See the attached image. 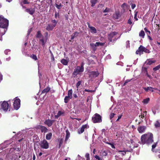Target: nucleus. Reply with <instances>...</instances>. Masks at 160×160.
Listing matches in <instances>:
<instances>
[{
  "label": "nucleus",
  "mask_w": 160,
  "mask_h": 160,
  "mask_svg": "<svg viewBox=\"0 0 160 160\" xmlns=\"http://www.w3.org/2000/svg\"><path fill=\"white\" fill-rule=\"evenodd\" d=\"M147 112L146 111L143 112V113H141V118H143L146 115Z\"/></svg>",
  "instance_id": "42"
},
{
  "label": "nucleus",
  "mask_w": 160,
  "mask_h": 160,
  "mask_svg": "<svg viewBox=\"0 0 160 160\" xmlns=\"http://www.w3.org/2000/svg\"><path fill=\"white\" fill-rule=\"evenodd\" d=\"M127 5L125 3H124L121 6L122 8L124 11L125 10V8L127 7Z\"/></svg>",
  "instance_id": "40"
},
{
  "label": "nucleus",
  "mask_w": 160,
  "mask_h": 160,
  "mask_svg": "<svg viewBox=\"0 0 160 160\" xmlns=\"http://www.w3.org/2000/svg\"><path fill=\"white\" fill-rule=\"evenodd\" d=\"M41 132L42 133H46L48 132V129L46 127L44 126H42V128L41 130Z\"/></svg>",
  "instance_id": "21"
},
{
  "label": "nucleus",
  "mask_w": 160,
  "mask_h": 160,
  "mask_svg": "<svg viewBox=\"0 0 160 160\" xmlns=\"http://www.w3.org/2000/svg\"><path fill=\"white\" fill-rule=\"evenodd\" d=\"M136 7V5L135 4H131V8L132 9H134Z\"/></svg>",
  "instance_id": "56"
},
{
  "label": "nucleus",
  "mask_w": 160,
  "mask_h": 160,
  "mask_svg": "<svg viewBox=\"0 0 160 160\" xmlns=\"http://www.w3.org/2000/svg\"><path fill=\"white\" fill-rule=\"evenodd\" d=\"M42 37V35L41 34L40 32V31H38L37 34V35L36 36V37L37 38H40L41 37Z\"/></svg>",
  "instance_id": "34"
},
{
  "label": "nucleus",
  "mask_w": 160,
  "mask_h": 160,
  "mask_svg": "<svg viewBox=\"0 0 160 160\" xmlns=\"http://www.w3.org/2000/svg\"><path fill=\"white\" fill-rule=\"evenodd\" d=\"M92 122L94 123L101 122L102 121L101 116L98 113H95L92 118Z\"/></svg>",
  "instance_id": "6"
},
{
  "label": "nucleus",
  "mask_w": 160,
  "mask_h": 160,
  "mask_svg": "<svg viewBox=\"0 0 160 160\" xmlns=\"http://www.w3.org/2000/svg\"><path fill=\"white\" fill-rule=\"evenodd\" d=\"M47 40L45 39V40L43 38L42 39H40L39 40L40 42H41L42 43V45L44 47L45 45L46 42H47Z\"/></svg>",
  "instance_id": "23"
},
{
  "label": "nucleus",
  "mask_w": 160,
  "mask_h": 160,
  "mask_svg": "<svg viewBox=\"0 0 160 160\" xmlns=\"http://www.w3.org/2000/svg\"><path fill=\"white\" fill-rule=\"evenodd\" d=\"M55 122V120H51L48 119L45 120L44 123L45 124L47 125L48 127H50Z\"/></svg>",
  "instance_id": "9"
},
{
  "label": "nucleus",
  "mask_w": 160,
  "mask_h": 160,
  "mask_svg": "<svg viewBox=\"0 0 160 160\" xmlns=\"http://www.w3.org/2000/svg\"><path fill=\"white\" fill-rule=\"evenodd\" d=\"M143 52L147 53H149L151 52L149 50L143 46L140 45L138 49L136 51V53L137 54H139L140 55L141 54L143 53Z\"/></svg>",
  "instance_id": "5"
},
{
  "label": "nucleus",
  "mask_w": 160,
  "mask_h": 160,
  "mask_svg": "<svg viewBox=\"0 0 160 160\" xmlns=\"http://www.w3.org/2000/svg\"><path fill=\"white\" fill-rule=\"evenodd\" d=\"M73 96L74 97V98H78V96L76 94H75V93H74L73 94Z\"/></svg>",
  "instance_id": "60"
},
{
  "label": "nucleus",
  "mask_w": 160,
  "mask_h": 160,
  "mask_svg": "<svg viewBox=\"0 0 160 160\" xmlns=\"http://www.w3.org/2000/svg\"><path fill=\"white\" fill-rule=\"evenodd\" d=\"M118 34V32H111L108 35V39L110 42H115L118 38L120 37V36L118 38H116L115 36Z\"/></svg>",
  "instance_id": "4"
},
{
  "label": "nucleus",
  "mask_w": 160,
  "mask_h": 160,
  "mask_svg": "<svg viewBox=\"0 0 160 160\" xmlns=\"http://www.w3.org/2000/svg\"><path fill=\"white\" fill-rule=\"evenodd\" d=\"M148 37L150 40L152 41V38L149 36V35H148Z\"/></svg>",
  "instance_id": "61"
},
{
  "label": "nucleus",
  "mask_w": 160,
  "mask_h": 160,
  "mask_svg": "<svg viewBox=\"0 0 160 160\" xmlns=\"http://www.w3.org/2000/svg\"><path fill=\"white\" fill-rule=\"evenodd\" d=\"M128 23L130 25H131L132 23V21L130 19H129L128 20Z\"/></svg>",
  "instance_id": "54"
},
{
  "label": "nucleus",
  "mask_w": 160,
  "mask_h": 160,
  "mask_svg": "<svg viewBox=\"0 0 160 160\" xmlns=\"http://www.w3.org/2000/svg\"><path fill=\"white\" fill-rule=\"evenodd\" d=\"M84 91L85 92H93V91L92 90H88V89H85L84 90Z\"/></svg>",
  "instance_id": "59"
},
{
  "label": "nucleus",
  "mask_w": 160,
  "mask_h": 160,
  "mask_svg": "<svg viewBox=\"0 0 160 160\" xmlns=\"http://www.w3.org/2000/svg\"><path fill=\"white\" fill-rule=\"evenodd\" d=\"M35 8H26L25 12L29 13L31 15H32L35 13Z\"/></svg>",
  "instance_id": "13"
},
{
  "label": "nucleus",
  "mask_w": 160,
  "mask_h": 160,
  "mask_svg": "<svg viewBox=\"0 0 160 160\" xmlns=\"http://www.w3.org/2000/svg\"><path fill=\"white\" fill-rule=\"evenodd\" d=\"M15 99L13 103V106L15 109L17 110L20 107L21 101L19 98H17V97L15 98Z\"/></svg>",
  "instance_id": "7"
},
{
  "label": "nucleus",
  "mask_w": 160,
  "mask_h": 160,
  "mask_svg": "<svg viewBox=\"0 0 160 160\" xmlns=\"http://www.w3.org/2000/svg\"><path fill=\"white\" fill-rule=\"evenodd\" d=\"M144 30L145 32L147 33V35H150L151 34V32L150 31L148 30L147 28H144Z\"/></svg>",
  "instance_id": "41"
},
{
  "label": "nucleus",
  "mask_w": 160,
  "mask_h": 160,
  "mask_svg": "<svg viewBox=\"0 0 160 160\" xmlns=\"http://www.w3.org/2000/svg\"><path fill=\"white\" fill-rule=\"evenodd\" d=\"M72 98H69L68 97L66 96L64 99V102L66 103H67Z\"/></svg>",
  "instance_id": "29"
},
{
  "label": "nucleus",
  "mask_w": 160,
  "mask_h": 160,
  "mask_svg": "<svg viewBox=\"0 0 160 160\" xmlns=\"http://www.w3.org/2000/svg\"><path fill=\"white\" fill-rule=\"evenodd\" d=\"M63 139L62 138H61L59 141V143L58 144V148H60L61 145H62V144L63 142Z\"/></svg>",
  "instance_id": "35"
},
{
  "label": "nucleus",
  "mask_w": 160,
  "mask_h": 160,
  "mask_svg": "<svg viewBox=\"0 0 160 160\" xmlns=\"http://www.w3.org/2000/svg\"><path fill=\"white\" fill-rule=\"evenodd\" d=\"M149 101V98H148L146 99H145L143 100V102L145 104H147L148 103Z\"/></svg>",
  "instance_id": "43"
},
{
  "label": "nucleus",
  "mask_w": 160,
  "mask_h": 160,
  "mask_svg": "<svg viewBox=\"0 0 160 160\" xmlns=\"http://www.w3.org/2000/svg\"><path fill=\"white\" fill-rule=\"evenodd\" d=\"M66 132V134L65 140V142L66 143H67V140H68L70 136V133L68 129H67Z\"/></svg>",
  "instance_id": "16"
},
{
  "label": "nucleus",
  "mask_w": 160,
  "mask_h": 160,
  "mask_svg": "<svg viewBox=\"0 0 160 160\" xmlns=\"http://www.w3.org/2000/svg\"><path fill=\"white\" fill-rule=\"evenodd\" d=\"M122 155H125L126 154V152L125 151H123L122 153Z\"/></svg>",
  "instance_id": "64"
},
{
  "label": "nucleus",
  "mask_w": 160,
  "mask_h": 160,
  "mask_svg": "<svg viewBox=\"0 0 160 160\" xmlns=\"http://www.w3.org/2000/svg\"><path fill=\"white\" fill-rule=\"evenodd\" d=\"M156 61L155 60H152L151 59H148L147 61H146V62L147 63V64L148 65H151L153 63H154L156 62Z\"/></svg>",
  "instance_id": "19"
},
{
  "label": "nucleus",
  "mask_w": 160,
  "mask_h": 160,
  "mask_svg": "<svg viewBox=\"0 0 160 160\" xmlns=\"http://www.w3.org/2000/svg\"><path fill=\"white\" fill-rule=\"evenodd\" d=\"M110 9L106 8V9L103 11V12L104 13L108 12L109 11Z\"/></svg>",
  "instance_id": "50"
},
{
  "label": "nucleus",
  "mask_w": 160,
  "mask_h": 160,
  "mask_svg": "<svg viewBox=\"0 0 160 160\" xmlns=\"http://www.w3.org/2000/svg\"><path fill=\"white\" fill-rule=\"evenodd\" d=\"M72 89L70 90H68V96L67 97H68L69 98H72Z\"/></svg>",
  "instance_id": "28"
},
{
  "label": "nucleus",
  "mask_w": 160,
  "mask_h": 160,
  "mask_svg": "<svg viewBox=\"0 0 160 160\" xmlns=\"http://www.w3.org/2000/svg\"><path fill=\"white\" fill-rule=\"evenodd\" d=\"M51 88L49 87H48L42 91V93H44L48 92L50 90Z\"/></svg>",
  "instance_id": "20"
},
{
  "label": "nucleus",
  "mask_w": 160,
  "mask_h": 160,
  "mask_svg": "<svg viewBox=\"0 0 160 160\" xmlns=\"http://www.w3.org/2000/svg\"><path fill=\"white\" fill-rule=\"evenodd\" d=\"M90 46L92 48V50L93 51H95L97 49L96 47L95 44L94 43H91L90 44Z\"/></svg>",
  "instance_id": "27"
},
{
  "label": "nucleus",
  "mask_w": 160,
  "mask_h": 160,
  "mask_svg": "<svg viewBox=\"0 0 160 160\" xmlns=\"http://www.w3.org/2000/svg\"><path fill=\"white\" fill-rule=\"evenodd\" d=\"M154 126L156 128H159L160 127V123L158 121H157L154 123Z\"/></svg>",
  "instance_id": "33"
},
{
  "label": "nucleus",
  "mask_w": 160,
  "mask_h": 160,
  "mask_svg": "<svg viewBox=\"0 0 160 160\" xmlns=\"http://www.w3.org/2000/svg\"><path fill=\"white\" fill-rule=\"evenodd\" d=\"M85 157L86 159L90 158L89 154L88 153H87L85 155Z\"/></svg>",
  "instance_id": "57"
},
{
  "label": "nucleus",
  "mask_w": 160,
  "mask_h": 160,
  "mask_svg": "<svg viewBox=\"0 0 160 160\" xmlns=\"http://www.w3.org/2000/svg\"><path fill=\"white\" fill-rule=\"evenodd\" d=\"M145 33L143 30H141L139 33V36L143 38L145 36Z\"/></svg>",
  "instance_id": "32"
},
{
  "label": "nucleus",
  "mask_w": 160,
  "mask_h": 160,
  "mask_svg": "<svg viewBox=\"0 0 160 160\" xmlns=\"http://www.w3.org/2000/svg\"><path fill=\"white\" fill-rule=\"evenodd\" d=\"M36 158L35 155L34 153L33 154V160H35Z\"/></svg>",
  "instance_id": "63"
},
{
  "label": "nucleus",
  "mask_w": 160,
  "mask_h": 160,
  "mask_svg": "<svg viewBox=\"0 0 160 160\" xmlns=\"http://www.w3.org/2000/svg\"><path fill=\"white\" fill-rule=\"evenodd\" d=\"M157 142H156V143H154V144H153L152 145V151L153 149L155 148V147L157 146Z\"/></svg>",
  "instance_id": "47"
},
{
  "label": "nucleus",
  "mask_w": 160,
  "mask_h": 160,
  "mask_svg": "<svg viewBox=\"0 0 160 160\" xmlns=\"http://www.w3.org/2000/svg\"><path fill=\"white\" fill-rule=\"evenodd\" d=\"M65 19L66 20H68V15H65Z\"/></svg>",
  "instance_id": "62"
},
{
  "label": "nucleus",
  "mask_w": 160,
  "mask_h": 160,
  "mask_svg": "<svg viewBox=\"0 0 160 160\" xmlns=\"http://www.w3.org/2000/svg\"><path fill=\"white\" fill-rule=\"evenodd\" d=\"M126 43L127 44V47H130V43L129 41H127L126 42Z\"/></svg>",
  "instance_id": "55"
},
{
  "label": "nucleus",
  "mask_w": 160,
  "mask_h": 160,
  "mask_svg": "<svg viewBox=\"0 0 160 160\" xmlns=\"http://www.w3.org/2000/svg\"><path fill=\"white\" fill-rule=\"evenodd\" d=\"M120 15V13L118 12H116L115 14H114V18L116 19H118V18Z\"/></svg>",
  "instance_id": "31"
},
{
  "label": "nucleus",
  "mask_w": 160,
  "mask_h": 160,
  "mask_svg": "<svg viewBox=\"0 0 160 160\" xmlns=\"http://www.w3.org/2000/svg\"><path fill=\"white\" fill-rule=\"evenodd\" d=\"M148 136L147 134H145L141 136V139L142 144H144L146 143Z\"/></svg>",
  "instance_id": "14"
},
{
  "label": "nucleus",
  "mask_w": 160,
  "mask_h": 160,
  "mask_svg": "<svg viewBox=\"0 0 160 160\" xmlns=\"http://www.w3.org/2000/svg\"><path fill=\"white\" fill-rule=\"evenodd\" d=\"M54 28L52 24H48L46 27V29L48 31H52Z\"/></svg>",
  "instance_id": "17"
},
{
  "label": "nucleus",
  "mask_w": 160,
  "mask_h": 160,
  "mask_svg": "<svg viewBox=\"0 0 160 160\" xmlns=\"http://www.w3.org/2000/svg\"><path fill=\"white\" fill-rule=\"evenodd\" d=\"M138 12H136L134 14V18L135 19L136 21H138V18H137V15Z\"/></svg>",
  "instance_id": "51"
},
{
  "label": "nucleus",
  "mask_w": 160,
  "mask_h": 160,
  "mask_svg": "<svg viewBox=\"0 0 160 160\" xmlns=\"http://www.w3.org/2000/svg\"><path fill=\"white\" fill-rule=\"evenodd\" d=\"M23 4H28L29 2L27 0H24L23 1Z\"/></svg>",
  "instance_id": "52"
},
{
  "label": "nucleus",
  "mask_w": 160,
  "mask_h": 160,
  "mask_svg": "<svg viewBox=\"0 0 160 160\" xmlns=\"http://www.w3.org/2000/svg\"><path fill=\"white\" fill-rule=\"evenodd\" d=\"M90 29L91 30V32L93 33H96L97 32V30L95 28L93 27L92 26L90 27Z\"/></svg>",
  "instance_id": "26"
},
{
  "label": "nucleus",
  "mask_w": 160,
  "mask_h": 160,
  "mask_svg": "<svg viewBox=\"0 0 160 160\" xmlns=\"http://www.w3.org/2000/svg\"><path fill=\"white\" fill-rule=\"evenodd\" d=\"M55 6L58 9H60L61 8V7H62V5L61 3L59 5H58L57 4H55Z\"/></svg>",
  "instance_id": "45"
},
{
  "label": "nucleus",
  "mask_w": 160,
  "mask_h": 160,
  "mask_svg": "<svg viewBox=\"0 0 160 160\" xmlns=\"http://www.w3.org/2000/svg\"><path fill=\"white\" fill-rule=\"evenodd\" d=\"M89 128V126L87 124L83 125L80 128V130H78V133L80 134L82 133L85 129L88 128Z\"/></svg>",
  "instance_id": "12"
},
{
  "label": "nucleus",
  "mask_w": 160,
  "mask_h": 160,
  "mask_svg": "<svg viewBox=\"0 0 160 160\" xmlns=\"http://www.w3.org/2000/svg\"><path fill=\"white\" fill-rule=\"evenodd\" d=\"M52 136V133L51 132H49V133L46 134V139L48 140H49L51 138Z\"/></svg>",
  "instance_id": "24"
},
{
  "label": "nucleus",
  "mask_w": 160,
  "mask_h": 160,
  "mask_svg": "<svg viewBox=\"0 0 160 160\" xmlns=\"http://www.w3.org/2000/svg\"><path fill=\"white\" fill-rule=\"evenodd\" d=\"M101 155L102 157L106 156L108 155V152L107 151H104L101 152Z\"/></svg>",
  "instance_id": "30"
},
{
  "label": "nucleus",
  "mask_w": 160,
  "mask_h": 160,
  "mask_svg": "<svg viewBox=\"0 0 160 160\" xmlns=\"http://www.w3.org/2000/svg\"><path fill=\"white\" fill-rule=\"evenodd\" d=\"M30 57L35 60H38L37 56L35 54H32L31 55Z\"/></svg>",
  "instance_id": "37"
},
{
  "label": "nucleus",
  "mask_w": 160,
  "mask_h": 160,
  "mask_svg": "<svg viewBox=\"0 0 160 160\" xmlns=\"http://www.w3.org/2000/svg\"><path fill=\"white\" fill-rule=\"evenodd\" d=\"M40 145L41 148L44 149H48L49 145L48 142L45 140H43L40 142Z\"/></svg>",
  "instance_id": "8"
},
{
  "label": "nucleus",
  "mask_w": 160,
  "mask_h": 160,
  "mask_svg": "<svg viewBox=\"0 0 160 160\" xmlns=\"http://www.w3.org/2000/svg\"><path fill=\"white\" fill-rule=\"evenodd\" d=\"M143 88L146 92H148V91H150L152 92H154V91L153 90V89H155V90H158V89L157 88H153L151 87H145Z\"/></svg>",
  "instance_id": "15"
},
{
  "label": "nucleus",
  "mask_w": 160,
  "mask_h": 160,
  "mask_svg": "<svg viewBox=\"0 0 160 160\" xmlns=\"http://www.w3.org/2000/svg\"><path fill=\"white\" fill-rule=\"evenodd\" d=\"M97 0H91V6L92 7H94L95 6V4L97 3Z\"/></svg>",
  "instance_id": "36"
},
{
  "label": "nucleus",
  "mask_w": 160,
  "mask_h": 160,
  "mask_svg": "<svg viewBox=\"0 0 160 160\" xmlns=\"http://www.w3.org/2000/svg\"><path fill=\"white\" fill-rule=\"evenodd\" d=\"M153 142V135L152 133H151L148 136L146 143L147 144H151Z\"/></svg>",
  "instance_id": "10"
},
{
  "label": "nucleus",
  "mask_w": 160,
  "mask_h": 160,
  "mask_svg": "<svg viewBox=\"0 0 160 160\" xmlns=\"http://www.w3.org/2000/svg\"><path fill=\"white\" fill-rule=\"evenodd\" d=\"M59 13L57 12H55V17L56 18H57L58 16H59Z\"/></svg>",
  "instance_id": "53"
},
{
  "label": "nucleus",
  "mask_w": 160,
  "mask_h": 160,
  "mask_svg": "<svg viewBox=\"0 0 160 160\" xmlns=\"http://www.w3.org/2000/svg\"><path fill=\"white\" fill-rule=\"evenodd\" d=\"M81 81H79L76 84V86L78 90L79 86L81 84Z\"/></svg>",
  "instance_id": "44"
},
{
  "label": "nucleus",
  "mask_w": 160,
  "mask_h": 160,
  "mask_svg": "<svg viewBox=\"0 0 160 160\" xmlns=\"http://www.w3.org/2000/svg\"><path fill=\"white\" fill-rule=\"evenodd\" d=\"M78 33L77 32H75L71 35V40L73 39L74 38L76 37L78 35Z\"/></svg>",
  "instance_id": "22"
},
{
  "label": "nucleus",
  "mask_w": 160,
  "mask_h": 160,
  "mask_svg": "<svg viewBox=\"0 0 160 160\" xmlns=\"http://www.w3.org/2000/svg\"><path fill=\"white\" fill-rule=\"evenodd\" d=\"M51 22L53 23V24L52 25L54 27H55L56 26L57 23V21L55 20H51Z\"/></svg>",
  "instance_id": "39"
},
{
  "label": "nucleus",
  "mask_w": 160,
  "mask_h": 160,
  "mask_svg": "<svg viewBox=\"0 0 160 160\" xmlns=\"http://www.w3.org/2000/svg\"><path fill=\"white\" fill-rule=\"evenodd\" d=\"M104 43L100 42H96L95 43L96 47H98L99 46H103Z\"/></svg>",
  "instance_id": "38"
},
{
  "label": "nucleus",
  "mask_w": 160,
  "mask_h": 160,
  "mask_svg": "<svg viewBox=\"0 0 160 160\" xmlns=\"http://www.w3.org/2000/svg\"><path fill=\"white\" fill-rule=\"evenodd\" d=\"M146 129L145 126H140L138 128V130L139 133L143 132Z\"/></svg>",
  "instance_id": "18"
},
{
  "label": "nucleus",
  "mask_w": 160,
  "mask_h": 160,
  "mask_svg": "<svg viewBox=\"0 0 160 160\" xmlns=\"http://www.w3.org/2000/svg\"><path fill=\"white\" fill-rule=\"evenodd\" d=\"M115 114L114 113H111L110 115V118L111 120L114 117Z\"/></svg>",
  "instance_id": "49"
},
{
  "label": "nucleus",
  "mask_w": 160,
  "mask_h": 160,
  "mask_svg": "<svg viewBox=\"0 0 160 160\" xmlns=\"http://www.w3.org/2000/svg\"><path fill=\"white\" fill-rule=\"evenodd\" d=\"M45 39H46V40L47 39V36L48 35V32H46L45 33Z\"/></svg>",
  "instance_id": "58"
},
{
  "label": "nucleus",
  "mask_w": 160,
  "mask_h": 160,
  "mask_svg": "<svg viewBox=\"0 0 160 160\" xmlns=\"http://www.w3.org/2000/svg\"><path fill=\"white\" fill-rule=\"evenodd\" d=\"M106 143L108 144L111 145V147L112 148H113V149H115V146H114V145L113 144L111 143H109V142H106Z\"/></svg>",
  "instance_id": "48"
},
{
  "label": "nucleus",
  "mask_w": 160,
  "mask_h": 160,
  "mask_svg": "<svg viewBox=\"0 0 160 160\" xmlns=\"http://www.w3.org/2000/svg\"><path fill=\"white\" fill-rule=\"evenodd\" d=\"M10 100H9L8 101H4L2 102H0V108L1 110H2L4 111L7 112L8 110L9 109V111H10V106L11 104H10Z\"/></svg>",
  "instance_id": "1"
},
{
  "label": "nucleus",
  "mask_w": 160,
  "mask_h": 160,
  "mask_svg": "<svg viewBox=\"0 0 160 160\" xmlns=\"http://www.w3.org/2000/svg\"><path fill=\"white\" fill-rule=\"evenodd\" d=\"M84 63H82L81 66H77L74 70L72 73V75L74 77H75L78 74H80L84 71Z\"/></svg>",
  "instance_id": "3"
},
{
  "label": "nucleus",
  "mask_w": 160,
  "mask_h": 160,
  "mask_svg": "<svg viewBox=\"0 0 160 160\" xmlns=\"http://www.w3.org/2000/svg\"><path fill=\"white\" fill-rule=\"evenodd\" d=\"M42 126H43L41 125H38V126H36L34 128H35L36 129H39L41 130Z\"/></svg>",
  "instance_id": "46"
},
{
  "label": "nucleus",
  "mask_w": 160,
  "mask_h": 160,
  "mask_svg": "<svg viewBox=\"0 0 160 160\" xmlns=\"http://www.w3.org/2000/svg\"><path fill=\"white\" fill-rule=\"evenodd\" d=\"M99 74L98 71H91L90 72L89 76L91 78H93L98 77Z\"/></svg>",
  "instance_id": "11"
},
{
  "label": "nucleus",
  "mask_w": 160,
  "mask_h": 160,
  "mask_svg": "<svg viewBox=\"0 0 160 160\" xmlns=\"http://www.w3.org/2000/svg\"><path fill=\"white\" fill-rule=\"evenodd\" d=\"M8 25V21L0 16V27L5 28H7ZM2 40V35H0V40Z\"/></svg>",
  "instance_id": "2"
},
{
  "label": "nucleus",
  "mask_w": 160,
  "mask_h": 160,
  "mask_svg": "<svg viewBox=\"0 0 160 160\" xmlns=\"http://www.w3.org/2000/svg\"><path fill=\"white\" fill-rule=\"evenodd\" d=\"M61 62L63 65H68V61L64 59H62L61 60Z\"/></svg>",
  "instance_id": "25"
}]
</instances>
